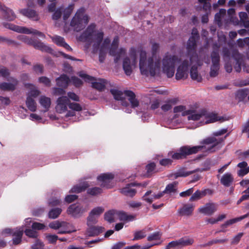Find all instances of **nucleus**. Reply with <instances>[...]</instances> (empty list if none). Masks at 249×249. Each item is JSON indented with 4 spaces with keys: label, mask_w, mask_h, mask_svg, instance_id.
I'll return each instance as SVG.
<instances>
[{
    "label": "nucleus",
    "mask_w": 249,
    "mask_h": 249,
    "mask_svg": "<svg viewBox=\"0 0 249 249\" xmlns=\"http://www.w3.org/2000/svg\"><path fill=\"white\" fill-rule=\"evenodd\" d=\"M227 128L222 129L214 132L213 136L208 137L200 141L201 145L191 146L184 145L179 148L178 152L173 153L172 157L175 160H183L186 159L190 155L197 153L199 151L212 153L215 151V147L224 141L229 133L227 134L224 138H216L215 137L221 136L227 132Z\"/></svg>",
    "instance_id": "obj_1"
},
{
    "label": "nucleus",
    "mask_w": 249,
    "mask_h": 249,
    "mask_svg": "<svg viewBox=\"0 0 249 249\" xmlns=\"http://www.w3.org/2000/svg\"><path fill=\"white\" fill-rule=\"evenodd\" d=\"M146 59V52L142 50L140 54L139 67L142 74L148 76L150 75L154 76L156 71L160 70V60L154 63L152 57H149L147 60V65L145 63Z\"/></svg>",
    "instance_id": "obj_2"
},
{
    "label": "nucleus",
    "mask_w": 249,
    "mask_h": 249,
    "mask_svg": "<svg viewBox=\"0 0 249 249\" xmlns=\"http://www.w3.org/2000/svg\"><path fill=\"white\" fill-rule=\"evenodd\" d=\"M85 9L81 7L76 12L72 18L70 25L74 30L79 32L84 29L89 21V17L87 15H85Z\"/></svg>",
    "instance_id": "obj_3"
},
{
    "label": "nucleus",
    "mask_w": 249,
    "mask_h": 249,
    "mask_svg": "<svg viewBox=\"0 0 249 249\" xmlns=\"http://www.w3.org/2000/svg\"><path fill=\"white\" fill-rule=\"evenodd\" d=\"M18 38L28 45L33 46L35 49L50 53H53V50L51 47L34 38H29L26 35H21L18 36Z\"/></svg>",
    "instance_id": "obj_4"
},
{
    "label": "nucleus",
    "mask_w": 249,
    "mask_h": 249,
    "mask_svg": "<svg viewBox=\"0 0 249 249\" xmlns=\"http://www.w3.org/2000/svg\"><path fill=\"white\" fill-rule=\"evenodd\" d=\"M178 59V57L176 55H167L163 59V72L168 78H171L174 75L175 64Z\"/></svg>",
    "instance_id": "obj_5"
},
{
    "label": "nucleus",
    "mask_w": 249,
    "mask_h": 249,
    "mask_svg": "<svg viewBox=\"0 0 249 249\" xmlns=\"http://www.w3.org/2000/svg\"><path fill=\"white\" fill-rule=\"evenodd\" d=\"M195 242L193 238L186 236L178 240H174L169 242L166 246L167 249H182L184 247L192 245Z\"/></svg>",
    "instance_id": "obj_6"
},
{
    "label": "nucleus",
    "mask_w": 249,
    "mask_h": 249,
    "mask_svg": "<svg viewBox=\"0 0 249 249\" xmlns=\"http://www.w3.org/2000/svg\"><path fill=\"white\" fill-rule=\"evenodd\" d=\"M3 25L5 28L18 33H21L25 34H33L34 35H36L41 37L44 38L45 37V36L43 33L32 28L29 29L25 27H20L13 24L8 23H3Z\"/></svg>",
    "instance_id": "obj_7"
},
{
    "label": "nucleus",
    "mask_w": 249,
    "mask_h": 249,
    "mask_svg": "<svg viewBox=\"0 0 249 249\" xmlns=\"http://www.w3.org/2000/svg\"><path fill=\"white\" fill-rule=\"evenodd\" d=\"M79 75L81 78H83L86 82H91L92 87L93 88L99 91H102L105 89L106 85L107 84L106 80L99 78L97 80V81H94L97 80L95 77L89 75L87 74L83 73L82 72H79Z\"/></svg>",
    "instance_id": "obj_8"
},
{
    "label": "nucleus",
    "mask_w": 249,
    "mask_h": 249,
    "mask_svg": "<svg viewBox=\"0 0 249 249\" xmlns=\"http://www.w3.org/2000/svg\"><path fill=\"white\" fill-rule=\"evenodd\" d=\"M197 40L195 39V36H190L187 43V55L191 63L197 62L198 61V55L196 52Z\"/></svg>",
    "instance_id": "obj_9"
},
{
    "label": "nucleus",
    "mask_w": 249,
    "mask_h": 249,
    "mask_svg": "<svg viewBox=\"0 0 249 249\" xmlns=\"http://www.w3.org/2000/svg\"><path fill=\"white\" fill-rule=\"evenodd\" d=\"M193 63L187 59L184 60L179 65L176 73V79L179 80L182 79L186 78L188 75L189 66Z\"/></svg>",
    "instance_id": "obj_10"
},
{
    "label": "nucleus",
    "mask_w": 249,
    "mask_h": 249,
    "mask_svg": "<svg viewBox=\"0 0 249 249\" xmlns=\"http://www.w3.org/2000/svg\"><path fill=\"white\" fill-rule=\"evenodd\" d=\"M141 186H144L145 185L136 182H131L127 184L124 187L120 189V192L121 194L125 196L132 197L136 195L137 191L132 187Z\"/></svg>",
    "instance_id": "obj_11"
},
{
    "label": "nucleus",
    "mask_w": 249,
    "mask_h": 249,
    "mask_svg": "<svg viewBox=\"0 0 249 249\" xmlns=\"http://www.w3.org/2000/svg\"><path fill=\"white\" fill-rule=\"evenodd\" d=\"M56 103V110L58 113H62L67 110V106H69L70 100L67 96H62L57 99Z\"/></svg>",
    "instance_id": "obj_12"
},
{
    "label": "nucleus",
    "mask_w": 249,
    "mask_h": 249,
    "mask_svg": "<svg viewBox=\"0 0 249 249\" xmlns=\"http://www.w3.org/2000/svg\"><path fill=\"white\" fill-rule=\"evenodd\" d=\"M96 25L91 23L88 26L86 30L80 36V40L83 42H89L91 39V37L94 32Z\"/></svg>",
    "instance_id": "obj_13"
},
{
    "label": "nucleus",
    "mask_w": 249,
    "mask_h": 249,
    "mask_svg": "<svg viewBox=\"0 0 249 249\" xmlns=\"http://www.w3.org/2000/svg\"><path fill=\"white\" fill-rule=\"evenodd\" d=\"M85 212L83 207L80 204H73L69 206L67 209V213L74 217H78L81 215Z\"/></svg>",
    "instance_id": "obj_14"
},
{
    "label": "nucleus",
    "mask_w": 249,
    "mask_h": 249,
    "mask_svg": "<svg viewBox=\"0 0 249 249\" xmlns=\"http://www.w3.org/2000/svg\"><path fill=\"white\" fill-rule=\"evenodd\" d=\"M88 228L86 231V235L87 237H94L98 236L100 233L103 232L105 229L101 226H95L93 225L88 226Z\"/></svg>",
    "instance_id": "obj_15"
},
{
    "label": "nucleus",
    "mask_w": 249,
    "mask_h": 249,
    "mask_svg": "<svg viewBox=\"0 0 249 249\" xmlns=\"http://www.w3.org/2000/svg\"><path fill=\"white\" fill-rule=\"evenodd\" d=\"M0 11L2 12V15L4 19L8 21H13L16 18V15L11 9L3 6L0 2Z\"/></svg>",
    "instance_id": "obj_16"
},
{
    "label": "nucleus",
    "mask_w": 249,
    "mask_h": 249,
    "mask_svg": "<svg viewBox=\"0 0 249 249\" xmlns=\"http://www.w3.org/2000/svg\"><path fill=\"white\" fill-rule=\"evenodd\" d=\"M118 47L112 46L110 48L109 53L110 55L114 57L115 63H117L123 55H124L126 53L125 49L121 48L117 51Z\"/></svg>",
    "instance_id": "obj_17"
},
{
    "label": "nucleus",
    "mask_w": 249,
    "mask_h": 249,
    "mask_svg": "<svg viewBox=\"0 0 249 249\" xmlns=\"http://www.w3.org/2000/svg\"><path fill=\"white\" fill-rule=\"evenodd\" d=\"M217 210L216 206L214 203H207L204 206L200 207L198 211L205 215H211Z\"/></svg>",
    "instance_id": "obj_18"
},
{
    "label": "nucleus",
    "mask_w": 249,
    "mask_h": 249,
    "mask_svg": "<svg viewBox=\"0 0 249 249\" xmlns=\"http://www.w3.org/2000/svg\"><path fill=\"white\" fill-rule=\"evenodd\" d=\"M19 12L22 15L27 17L34 21H38L39 19V17L37 12L30 8H24L19 10Z\"/></svg>",
    "instance_id": "obj_19"
},
{
    "label": "nucleus",
    "mask_w": 249,
    "mask_h": 249,
    "mask_svg": "<svg viewBox=\"0 0 249 249\" xmlns=\"http://www.w3.org/2000/svg\"><path fill=\"white\" fill-rule=\"evenodd\" d=\"M114 178V175L111 173L102 174L97 177L98 181L102 182V187L110 188L111 186L108 184Z\"/></svg>",
    "instance_id": "obj_20"
},
{
    "label": "nucleus",
    "mask_w": 249,
    "mask_h": 249,
    "mask_svg": "<svg viewBox=\"0 0 249 249\" xmlns=\"http://www.w3.org/2000/svg\"><path fill=\"white\" fill-rule=\"evenodd\" d=\"M7 233H10L14 237L13 238V243L15 245L19 244L21 242L22 237L23 234V230H17L13 232L11 229H6Z\"/></svg>",
    "instance_id": "obj_21"
},
{
    "label": "nucleus",
    "mask_w": 249,
    "mask_h": 249,
    "mask_svg": "<svg viewBox=\"0 0 249 249\" xmlns=\"http://www.w3.org/2000/svg\"><path fill=\"white\" fill-rule=\"evenodd\" d=\"M212 59V65L220 66V55L219 46L216 44H214L213 46V50L211 54Z\"/></svg>",
    "instance_id": "obj_22"
},
{
    "label": "nucleus",
    "mask_w": 249,
    "mask_h": 249,
    "mask_svg": "<svg viewBox=\"0 0 249 249\" xmlns=\"http://www.w3.org/2000/svg\"><path fill=\"white\" fill-rule=\"evenodd\" d=\"M249 217V212L247 213L246 214L242 215L238 217H236L233 219H230L226 221L224 224H222L221 227L222 228V230L220 231V232H225L226 230L224 229L227 228L230 225H231L234 223H235L237 222H239L246 218Z\"/></svg>",
    "instance_id": "obj_23"
},
{
    "label": "nucleus",
    "mask_w": 249,
    "mask_h": 249,
    "mask_svg": "<svg viewBox=\"0 0 249 249\" xmlns=\"http://www.w3.org/2000/svg\"><path fill=\"white\" fill-rule=\"evenodd\" d=\"M12 83L7 82H2L0 83V89L3 91H13L16 89V86L18 84V81L15 78L12 79Z\"/></svg>",
    "instance_id": "obj_24"
},
{
    "label": "nucleus",
    "mask_w": 249,
    "mask_h": 249,
    "mask_svg": "<svg viewBox=\"0 0 249 249\" xmlns=\"http://www.w3.org/2000/svg\"><path fill=\"white\" fill-rule=\"evenodd\" d=\"M204 117L206 119V123L209 124L214 123L218 121H223V118L217 116V114L213 112H209L207 110L205 109Z\"/></svg>",
    "instance_id": "obj_25"
},
{
    "label": "nucleus",
    "mask_w": 249,
    "mask_h": 249,
    "mask_svg": "<svg viewBox=\"0 0 249 249\" xmlns=\"http://www.w3.org/2000/svg\"><path fill=\"white\" fill-rule=\"evenodd\" d=\"M70 79L66 74H63L56 79V85L58 87L66 89L69 83Z\"/></svg>",
    "instance_id": "obj_26"
},
{
    "label": "nucleus",
    "mask_w": 249,
    "mask_h": 249,
    "mask_svg": "<svg viewBox=\"0 0 249 249\" xmlns=\"http://www.w3.org/2000/svg\"><path fill=\"white\" fill-rule=\"evenodd\" d=\"M53 42L57 45L64 47L67 51H71L72 48L65 42L63 37L58 36H55L52 38Z\"/></svg>",
    "instance_id": "obj_27"
},
{
    "label": "nucleus",
    "mask_w": 249,
    "mask_h": 249,
    "mask_svg": "<svg viewBox=\"0 0 249 249\" xmlns=\"http://www.w3.org/2000/svg\"><path fill=\"white\" fill-rule=\"evenodd\" d=\"M124 94L129 97L128 100L131 104L132 108H135L139 106V102L136 98V95L135 93L129 90H126L124 91Z\"/></svg>",
    "instance_id": "obj_28"
},
{
    "label": "nucleus",
    "mask_w": 249,
    "mask_h": 249,
    "mask_svg": "<svg viewBox=\"0 0 249 249\" xmlns=\"http://www.w3.org/2000/svg\"><path fill=\"white\" fill-rule=\"evenodd\" d=\"M232 57L236 61V64L234 66V69L237 72L241 71L242 59L240 54L237 50H234L232 51L231 54Z\"/></svg>",
    "instance_id": "obj_29"
},
{
    "label": "nucleus",
    "mask_w": 249,
    "mask_h": 249,
    "mask_svg": "<svg viewBox=\"0 0 249 249\" xmlns=\"http://www.w3.org/2000/svg\"><path fill=\"white\" fill-rule=\"evenodd\" d=\"M151 193H152L151 191H147L142 197L143 200H144V201H145L146 202H147L149 203H151L153 202L154 199H159V198H161V197H162L164 195V193L162 191V192H159L157 194H153L151 196V197H147V196H148L150 194H151Z\"/></svg>",
    "instance_id": "obj_30"
},
{
    "label": "nucleus",
    "mask_w": 249,
    "mask_h": 249,
    "mask_svg": "<svg viewBox=\"0 0 249 249\" xmlns=\"http://www.w3.org/2000/svg\"><path fill=\"white\" fill-rule=\"evenodd\" d=\"M234 178L232 175L230 173H226L223 175L220 179L221 184L225 187H229L233 182Z\"/></svg>",
    "instance_id": "obj_31"
},
{
    "label": "nucleus",
    "mask_w": 249,
    "mask_h": 249,
    "mask_svg": "<svg viewBox=\"0 0 249 249\" xmlns=\"http://www.w3.org/2000/svg\"><path fill=\"white\" fill-rule=\"evenodd\" d=\"M132 64L131 65L130 59L126 57L124 58L123 63V68L125 73L127 75H130L132 72Z\"/></svg>",
    "instance_id": "obj_32"
},
{
    "label": "nucleus",
    "mask_w": 249,
    "mask_h": 249,
    "mask_svg": "<svg viewBox=\"0 0 249 249\" xmlns=\"http://www.w3.org/2000/svg\"><path fill=\"white\" fill-rule=\"evenodd\" d=\"M249 93L248 89H239L235 93V98L238 100V102H244Z\"/></svg>",
    "instance_id": "obj_33"
},
{
    "label": "nucleus",
    "mask_w": 249,
    "mask_h": 249,
    "mask_svg": "<svg viewBox=\"0 0 249 249\" xmlns=\"http://www.w3.org/2000/svg\"><path fill=\"white\" fill-rule=\"evenodd\" d=\"M146 174L145 176L148 177H151L153 174L158 172L156 169V165L154 162H150L145 166Z\"/></svg>",
    "instance_id": "obj_34"
},
{
    "label": "nucleus",
    "mask_w": 249,
    "mask_h": 249,
    "mask_svg": "<svg viewBox=\"0 0 249 249\" xmlns=\"http://www.w3.org/2000/svg\"><path fill=\"white\" fill-rule=\"evenodd\" d=\"M194 210V207L192 204H186L179 210V213L182 215L189 216L192 214Z\"/></svg>",
    "instance_id": "obj_35"
},
{
    "label": "nucleus",
    "mask_w": 249,
    "mask_h": 249,
    "mask_svg": "<svg viewBox=\"0 0 249 249\" xmlns=\"http://www.w3.org/2000/svg\"><path fill=\"white\" fill-rule=\"evenodd\" d=\"M190 76L193 80H196L198 82H201L202 80V77L198 72L197 67L195 65L192 66L191 68Z\"/></svg>",
    "instance_id": "obj_36"
},
{
    "label": "nucleus",
    "mask_w": 249,
    "mask_h": 249,
    "mask_svg": "<svg viewBox=\"0 0 249 249\" xmlns=\"http://www.w3.org/2000/svg\"><path fill=\"white\" fill-rule=\"evenodd\" d=\"M89 185L87 182H84L81 185L74 186L70 191L71 193H79L85 191L88 187Z\"/></svg>",
    "instance_id": "obj_37"
},
{
    "label": "nucleus",
    "mask_w": 249,
    "mask_h": 249,
    "mask_svg": "<svg viewBox=\"0 0 249 249\" xmlns=\"http://www.w3.org/2000/svg\"><path fill=\"white\" fill-rule=\"evenodd\" d=\"M195 171H186L184 169H181L176 173L173 174L172 176L175 179H177L179 177H186L194 173Z\"/></svg>",
    "instance_id": "obj_38"
},
{
    "label": "nucleus",
    "mask_w": 249,
    "mask_h": 249,
    "mask_svg": "<svg viewBox=\"0 0 249 249\" xmlns=\"http://www.w3.org/2000/svg\"><path fill=\"white\" fill-rule=\"evenodd\" d=\"M39 103L45 109V111H47L50 107L51 104V99L45 96H41L40 98Z\"/></svg>",
    "instance_id": "obj_39"
},
{
    "label": "nucleus",
    "mask_w": 249,
    "mask_h": 249,
    "mask_svg": "<svg viewBox=\"0 0 249 249\" xmlns=\"http://www.w3.org/2000/svg\"><path fill=\"white\" fill-rule=\"evenodd\" d=\"M186 107L182 105H180L178 106H176L174 108V113H179L182 112V116H186L189 114H191L193 110L191 109H188L185 110Z\"/></svg>",
    "instance_id": "obj_40"
},
{
    "label": "nucleus",
    "mask_w": 249,
    "mask_h": 249,
    "mask_svg": "<svg viewBox=\"0 0 249 249\" xmlns=\"http://www.w3.org/2000/svg\"><path fill=\"white\" fill-rule=\"evenodd\" d=\"M241 24L246 28H249V20L247 14L244 12L239 13Z\"/></svg>",
    "instance_id": "obj_41"
},
{
    "label": "nucleus",
    "mask_w": 249,
    "mask_h": 249,
    "mask_svg": "<svg viewBox=\"0 0 249 249\" xmlns=\"http://www.w3.org/2000/svg\"><path fill=\"white\" fill-rule=\"evenodd\" d=\"M178 182L174 181L173 183L168 184L165 187V189L163 191L164 194H171L177 192V190Z\"/></svg>",
    "instance_id": "obj_42"
},
{
    "label": "nucleus",
    "mask_w": 249,
    "mask_h": 249,
    "mask_svg": "<svg viewBox=\"0 0 249 249\" xmlns=\"http://www.w3.org/2000/svg\"><path fill=\"white\" fill-rule=\"evenodd\" d=\"M179 149V148L177 152H178ZM175 153H176V152H175ZM173 153H175V152H170L168 153V155L171 156V158H172L171 156L173 154ZM172 160L170 159H168V158L162 159L159 160V163L161 166H163L164 167H169V166L171 165L173 163V160H174V159H173V158H172ZM174 160H175L174 159Z\"/></svg>",
    "instance_id": "obj_43"
},
{
    "label": "nucleus",
    "mask_w": 249,
    "mask_h": 249,
    "mask_svg": "<svg viewBox=\"0 0 249 249\" xmlns=\"http://www.w3.org/2000/svg\"><path fill=\"white\" fill-rule=\"evenodd\" d=\"M117 215V211L110 210L105 213L104 214L105 219L110 223L114 222V215Z\"/></svg>",
    "instance_id": "obj_44"
},
{
    "label": "nucleus",
    "mask_w": 249,
    "mask_h": 249,
    "mask_svg": "<svg viewBox=\"0 0 249 249\" xmlns=\"http://www.w3.org/2000/svg\"><path fill=\"white\" fill-rule=\"evenodd\" d=\"M62 212V209L59 208H55L51 209L48 214L50 219H55L57 218Z\"/></svg>",
    "instance_id": "obj_45"
},
{
    "label": "nucleus",
    "mask_w": 249,
    "mask_h": 249,
    "mask_svg": "<svg viewBox=\"0 0 249 249\" xmlns=\"http://www.w3.org/2000/svg\"><path fill=\"white\" fill-rule=\"evenodd\" d=\"M26 104L28 109L35 112L36 109V105L35 101L30 96H28L26 101Z\"/></svg>",
    "instance_id": "obj_46"
},
{
    "label": "nucleus",
    "mask_w": 249,
    "mask_h": 249,
    "mask_svg": "<svg viewBox=\"0 0 249 249\" xmlns=\"http://www.w3.org/2000/svg\"><path fill=\"white\" fill-rule=\"evenodd\" d=\"M117 215L122 221H131L134 219L135 216L132 215H128L124 212L117 211Z\"/></svg>",
    "instance_id": "obj_47"
},
{
    "label": "nucleus",
    "mask_w": 249,
    "mask_h": 249,
    "mask_svg": "<svg viewBox=\"0 0 249 249\" xmlns=\"http://www.w3.org/2000/svg\"><path fill=\"white\" fill-rule=\"evenodd\" d=\"M74 7V4L73 3L70 4L68 7L66 8L63 11V20L64 21L67 20L71 16Z\"/></svg>",
    "instance_id": "obj_48"
},
{
    "label": "nucleus",
    "mask_w": 249,
    "mask_h": 249,
    "mask_svg": "<svg viewBox=\"0 0 249 249\" xmlns=\"http://www.w3.org/2000/svg\"><path fill=\"white\" fill-rule=\"evenodd\" d=\"M204 111H205V109L201 110L198 113L193 114V113L194 112L193 110V112L191 114H189V115L188 117V119L189 120H199L201 117H204V115H203L204 113L203 112Z\"/></svg>",
    "instance_id": "obj_49"
},
{
    "label": "nucleus",
    "mask_w": 249,
    "mask_h": 249,
    "mask_svg": "<svg viewBox=\"0 0 249 249\" xmlns=\"http://www.w3.org/2000/svg\"><path fill=\"white\" fill-rule=\"evenodd\" d=\"M228 241L227 239H213L212 240H211L207 242L206 244L201 245L200 247L202 248L206 247L208 246H211L213 245V244H217V243H224L225 242H227Z\"/></svg>",
    "instance_id": "obj_50"
},
{
    "label": "nucleus",
    "mask_w": 249,
    "mask_h": 249,
    "mask_svg": "<svg viewBox=\"0 0 249 249\" xmlns=\"http://www.w3.org/2000/svg\"><path fill=\"white\" fill-rule=\"evenodd\" d=\"M146 231L145 230H142L138 231H136L134 233V238L133 241L139 240L142 239L146 237Z\"/></svg>",
    "instance_id": "obj_51"
},
{
    "label": "nucleus",
    "mask_w": 249,
    "mask_h": 249,
    "mask_svg": "<svg viewBox=\"0 0 249 249\" xmlns=\"http://www.w3.org/2000/svg\"><path fill=\"white\" fill-rule=\"evenodd\" d=\"M103 192V190L101 188L98 187H94L89 188L87 190V193L91 196H96L100 195Z\"/></svg>",
    "instance_id": "obj_52"
},
{
    "label": "nucleus",
    "mask_w": 249,
    "mask_h": 249,
    "mask_svg": "<svg viewBox=\"0 0 249 249\" xmlns=\"http://www.w3.org/2000/svg\"><path fill=\"white\" fill-rule=\"evenodd\" d=\"M110 93L113 95L114 98L117 101L122 100L123 96V92L118 89H111L110 90Z\"/></svg>",
    "instance_id": "obj_53"
},
{
    "label": "nucleus",
    "mask_w": 249,
    "mask_h": 249,
    "mask_svg": "<svg viewBox=\"0 0 249 249\" xmlns=\"http://www.w3.org/2000/svg\"><path fill=\"white\" fill-rule=\"evenodd\" d=\"M65 224V222H60L58 221H55L50 223L49 227L51 229L57 230L61 227H64Z\"/></svg>",
    "instance_id": "obj_54"
},
{
    "label": "nucleus",
    "mask_w": 249,
    "mask_h": 249,
    "mask_svg": "<svg viewBox=\"0 0 249 249\" xmlns=\"http://www.w3.org/2000/svg\"><path fill=\"white\" fill-rule=\"evenodd\" d=\"M161 233L160 232V231H156L150 234L147 237V240L148 241L160 240L161 238Z\"/></svg>",
    "instance_id": "obj_55"
},
{
    "label": "nucleus",
    "mask_w": 249,
    "mask_h": 249,
    "mask_svg": "<svg viewBox=\"0 0 249 249\" xmlns=\"http://www.w3.org/2000/svg\"><path fill=\"white\" fill-rule=\"evenodd\" d=\"M104 208L102 207H97L93 209L90 213L98 217L104 212Z\"/></svg>",
    "instance_id": "obj_56"
},
{
    "label": "nucleus",
    "mask_w": 249,
    "mask_h": 249,
    "mask_svg": "<svg viewBox=\"0 0 249 249\" xmlns=\"http://www.w3.org/2000/svg\"><path fill=\"white\" fill-rule=\"evenodd\" d=\"M97 218L96 216L89 213V215L87 218L88 226L92 225L97 222Z\"/></svg>",
    "instance_id": "obj_57"
},
{
    "label": "nucleus",
    "mask_w": 249,
    "mask_h": 249,
    "mask_svg": "<svg viewBox=\"0 0 249 249\" xmlns=\"http://www.w3.org/2000/svg\"><path fill=\"white\" fill-rule=\"evenodd\" d=\"M220 68V66L218 65H212L210 72V75L211 77H216L218 74V71Z\"/></svg>",
    "instance_id": "obj_58"
},
{
    "label": "nucleus",
    "mask_w": 249,
    "mask_h": 249,
    "mask_svg": "<svg viewBox=\"0 0 249 249\" xmlns=\"http://www.w3.org/2000/svg\"><path fill=\"white\" fill-rule=\"evenodd\" d=\"M129 55L131 59H132V64L134 66L137 62V51L136 49L134 48H131L130 50Z\"/></svg>",
    "instance_id": "obj_59"
},
{
    "label": "nucleus",
    "mask_w": 249,
    "mask_h": 249,
    "mask_svg": "<svg viewBox=\"0 0 249 249\" xmlns=\"http://www.w3.org/2000/svg\"><path fill=\"white\" fill-rule=\"evenodd\" d=\"M49 205L51 207H55L60 205L61 200L57 198H52L48 202Z\"/></svg>",
    "instance_id": "obj_60"
},
{
    "label": "nucleus",
    "mask_w": 249,
    "mask_h": 249,
    "mask_svg": "<svg viewBox=\"0 0 249 249\" xmlns=\"http://www.w3.org/2000/svg\"><path fill=\"white\" fill-rule=\"evenodd\" d=\"M5 43L8 45H18V44L15 41L3 36H0V43Z\"/></svg>",
    "instance_id": "obj_61"
},
{
    "label": "nucleus",
    "mask_w": 249,
    "mask_h": 249,
    "mask_svg": "<svg viewBox=\"0 0 249 249\" xmlns=\"http://www.w3.org/2000/svg\"><path fill=\"white\" fill-rule=\"evenodd\" d=\"M71 81L72 84L76 87H80L83 85V81L79 78L76 76L71 77Z\"/></svg>",
    "instance_id": "obj_62"
},
{
    "label": "nucleus",
    "mask_w": 249,
    "mask_h": 249,
    "mask_svg": "<svg viewBox=\"0 0 249 249\" xmlns=\"http://www.w3.org/2000/svg\"><path fill=\"white\" fill-rule=\"evenodd\" d=\"M34 230H35L33 229H26L24 232L27 236L31 238H36L38 236V234L37 232Z\"/></svg>",
    "instance_id": "obj_63"
},
{
    "label": "nucleus",
    "mask_w": 249,
    "mask_h": 249,
    "mask_svg": "<svg viewBox=\"0 0 249 249\" xmlns=\"http://www.w3.org/2000/svg\"><path fill=\"white\" fill-rule=\"evenodd\" d=\"M69 107L73 111H80L82 109V107L81 105L76 103H70L69 104Z\"/></svg>",
    "instance_id": "obj_64"
}]
</instances>
